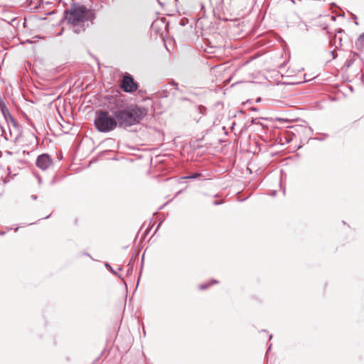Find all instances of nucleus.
<instances>
[{
    "mask_svg": "<svg viewBox=\"0 0 364 364\" xmlns=\"http://www.w3.org/2000/svg\"><path fill=\"white\" fill-rule=\"evenodd\" d=\"M355 44L357 46H364V32L360 35L355 42Z\"/></svg>",
    "mask_w": 364,
    "mask_h": 364,
    "instance_id": "9",
    "label": "nucleus"
},
{
    "mask_svg": "<svg viewBox=\"0 0 364 364\" xmlns=\"http://www.w3.org/2000/svg\"><path fill=\"white\" fill-rule=\"evenodd\" d=\"M127 267H128V270H127L128 273H129L130 272L132 271L133 264H132V260L127 264Z\"/></svg>",
    "mask_w": 364,
    "mask_h": 364,
    "instance_id": "13",
    "label": "nucleus"
},
{
    "mask_svg": "<svg viewBox=\"0 0 364 364\" xmlns=\"http://www.w3.org/2000/svg\"><path fill=\"white\" fill-rule=\"evenodd\" d=\"M122 269V268L121 267H118V270H119V271H121Z\"/></svg>",
    "mask_w": 364,
    "mask_h": 364,
    "instance_id": "28",
    "label": "nucleus"
},
{
    "mask_svg": "<svg viewBox=\"0 0 364 364\" xmlns=\"http://www.w3.org/2000/svg\"><path fill=\"white\" fill-rule=\"evenodd\" d=\"M218 283V281L215 280V279H212L211 282L210 283H205V284H202L199 286V289L200 290H205L207 289L210 285H212L213 284H217Z\"/></svg>",
    "mask_w": 364,
    "mask_h": 364,
    "instance_id": "8",
    "label": "nucleus"
},
{
    "mask_svg": "<svg viewBox=\"0 0 364 364\" xmlns=\"http://www.w3.org/2000/svg\"><path fill=\"white\" fill-rule=\"evenodd\" d=\"M291 1L292 2V4H295V0H291Z\"/></svg>",
    "mask_w": 364,
    "mask_h": 364,
    "instance_id": "30",
    "label": "nucleus"
},
{
    "mask_svg": "<svg viewBox=\"0 0 364 364\" xmlns=\"http://www.w3.org/2000/svg\"><path fill=\"white\" fill-rule=\"evenodd\" d=\"M18 229H19V227H16V228H14V230H15L16 232H17V231L18 230Z\"/></svg>",
    "mask_w": 364,
    "mask_h": 364,
    "instance_id": "23",
    "label": "nucleus"
},
{
    "mask_svg": "<svg viewBox=\"0 0 364 364\" xmlns=\"http://www.w3.org/2000/svg\"><path fill=\"white\" fill-rule=\"evenodd\" d=\"M31 198L33 200H37V198H38V197H37V196H36V195H31Z\"/></svg>",
    "mask_w": 364,
    "mask_h": 364,
    "instance_id": "17",
    "label": "nucleus"
},
{
    "mask_svg": "<svg viewBox=\"0 0 364 364\" xmlns=\"http://www.w3.org/2000/svg\"><path fill=\"white\" fill-rule=\"evenodd\" d=\"M89 10L84 5L73 3L70 10L64 11L65 19L73 26V32L80 33L85 31V22L87 21L86 16Z\"/></svg>",
    "mask_w": 364,
    "mask_h": 364,
    "instance_id": "2",
    "label": "nucleus"
},
{
    "mask_svg": "<svg viewBox=\"0 0 364 364\" xmlns=\"http://www.w3.org/2000/svg\"><path fill=\"white\" fill-rule=\"evenodd\" d=\"M36 164L41 170L46 171L53 166V161L50 155L42 154L38 156Z\"/></svg>",
    "mask_w": 364,
    "mask_h": 364,
    "instance_id": "5",
    "label": "nucleus"
},
{
    "mask_svg": "<svg viewBox=\"0 0 364 364\" xmlns=\"http://www.w3.org/2000/svg\"><path fill=\"white\" fill-rule=\"evenodd\" d=\"M159 4L163 5L162 3L160 1V0H157Z\"/></svg>",
    "mask_w": 364,
    "mask_h": 364,
    "instance_id": "26",
    "label": "nucleus"
},
{
    "mask_svg": "<svg viewBox=\"0 0 364 364\" xmlns=\"http://www.w3.org/2000/svg\"><path fill=\"white\" fill-rule=\"evenodd\" d=\"M38 181L39 183H41L42 179L40 176L38 177Z\"/></svg>",
    "mask_w": 364,
    "mask_h": 364,
    "instance_id": "22",
    "label": "nucleus"
},
{
    "mask_svg": "<svg viewBox=\"0 0 364 364\" xmlns=\"http://www.w3.org/2000/svg\"><path fill=\"white\" fill-rule=\"evenodd\" d=\"M6 123L9 129L10 134L14 135V139H17L21 135L19 124L14 118L10 119Z\"/></svg>",
    "mask_w": 364,
    "mask_h": 364,
    "instance_id": "6",
    "label": "nucleus"
},
{
    "mask_svg": "<svg viewBox=\"0 0 364 364\" xmlns=\"http://www.w3.org/2000/svg\"><path fill=\"white\" fill-rule=\"evenodd\" d=\"M6 232V231H1V230H0V235H1V236H4V235H5Z\"/></svg>",
    "mask_w": 364,
    "mask_h": 364,
    "instance_id": "20",
    "label": "nucleus"
},
{
    "mask_svg": "<svg viewBox=\"0 0 364 364\" xmlns=\"http://www.w3.org/2000/svg\"><path fill=\"white\" fill-rule=\"evenodd\" d=\"M335 53H336V51H335V50L331 51V55H332V56H333V59H334V58H336V54H335Z\"/></svg>",
    "mask_w": 364,
    "mask_h": 364,
    "instance_id": "19",
    "label": "nucleus"
},
{
    "mask_svg": "<svg viewBox=\"0 0 364 364\" xmlns=\"http://www.w3.org/2000/svg\"><path fill=\"white\" fill-rule=\"evenodd\" d=\"M198 109L200 114H203V111H205L206 109V108L202 105H200L198 107Z\"/></svg>",
    "mask_w": 364,
    "mask_h": 364,
    "instance_id": "14",
    "label": "nucleus"
},
{
    "mask_svg": "<svg viewBox=\"0 0 364 364\" xmlns=\"http://www.w3.org/2000/svg\"><path fill=\"white\" fill-rule=\"evenodd\" d=\"M200 176H201V173H192V174L185 177V178L195 179Z\"/></svg>",
    "mask_w": 364,
    "mask_h": 364,
    "instance_id": "11",
    "label": "nucleus"
},
{
    "mask_svg": "<svg viewBox=\"0 0 364 364\" xmlns=\"http://www.w3.org/2000/svg\"><path fill=\"white\" fill-rule=\"evenodd\" d=\"M161 223H159L157 227H156V231L159 229V226H160Z\"/></svg>",
    "mask_w": 364,
    "mask_h": 364,
    "instance_id": "24",
    "label": "nucleus"
},
{
    "mask_svg": "<svg viewBox=\"0 0 364 364\" xmlns=\"http://www.w3.org/2000/svg\"><path fill=\"white\" fill-rule=\"evenodd\" d=\"M162 91L167 92V90L166 89V90H163Z\"/></svg>",
    "mask_w": 364,
    "mask_h": 364,
    "instance_id": "31",
    "label": "nucleus"
},
{
    "mask_svg": "<svg viewBox=\"0 0 364 364\" xmlns=\"http://www.w3.org/2000/svg\"><path fill=\"white\" fill-rule=\"evenodd\" d=\"M168 85L172 86L176 90H178V84L173 80H172L171 82H169L168 84Z\"/></svg>",
    "mask_w": 364,
    "mask_h": 364,
    "instance_id": "12",
    "label": "nucleus"
},
{
    "mask_svg": "<svg viewBox=\"0 0 364 364\" xmlns=\"http://www.w3.org/2000/svg\"><path fill=\"white\" fill-rule=\"evenodd\" d=\"M6 228L7 231H10L14 229L13 228H10V227H6Z\"/></svg>",
    "mask_w": 364,
    "mask_h": 364,
    "instance_id": "21",
    "label": "nucleus"
},
{
    "mask_svg": "<svg viewBox=\"0 0 364 364\" xmlns=\"http://www.w3.org/2000/svg\"><path fill=\"white\" fill-rule=\"evenodd\" d=\"M148 110L144 107L130 105L115 111L117 126L127 128L139 124L147 114Z\"/></svg>",
    "mask_w": 364,
    "mask_h": 364,
    "instance_id": "1",
    "label": "nucleus"
},
{
    "mask_svg": "<svg viewBox=\"0 0 364 364\" xmlns=\"http://www.w3.org/2000/svg\"><path fill=\"white\" fill-rule=\"evenodd\" d=\"M94 126L100 132L106 133L114 130L118 127L115 112H114L113 114H110L106 110H97L94 120Z\"/></svg>",
    "mask_w": 364,
    "mask_h": 364,
    "instance_id": "3",
    "label": "nucleus"
},
{
    "mask_svg": "<svg viewBox=\"0 0 364 364\" xmlns=\"http://www.w3.org/2000/svg\"><path fill=\"white\" fill-rule=\"evenodd\" d=\"M49 217H50V215H48V216L45 217V219H47V218H48Z\"/></svg>",
    "mask_w": 364,
    "mask_h": 364,
    "instance_id": "32",
    "label": "nucleus"
},
{
    "mask_svg": "<svg viewBox=\"0 0 364 364\" xmlns=\"http://www.w3.org/2000/svg\"><path fill=\"white\" fill-rule=\"evenodd\" d=\"M260 98L257 99V102H260Z\"/></svg>",
    "mask_w": 364,
    "mask_h": 364,
    "instance_id": "33",
    "label": "nucleus"
},
{
    "mask_svg": "<svg viewBox=\"0 0 364 364\" xmlns=\"http://www.w3.org/2000/svg\"><path fill=\"white\" fill-rule=\"evenodd\" d=\"M223 203V202L222 200H220V201L214 200L213 203L214 205H218L222 204Z\"/></svg>",
    "mask_w": 364,
    "mask_h": 364,
    "instance_id": "16",
    "label": "nucleus"
},
{
    "mask_svg": "<svg viewBox=\"0 0 364 364\" xmlns=\"http://www.w3.org/2000/svg\"><path fill=\"white\" fill-rule=\"evenodd\" d=\"M269 339H271V338H272V334H270V335L269 336Z\"/></svg>",
    "mask_w": 364,
    "mask_h": 364,
    "instance_id": "29",
    "label": "nucleus"
},
{
    "mask_svg": "<svg viewBox=\"0 0 364 364\" xmlns=\"http://www.w3.org/2000/svg\"><path fill=\"white\" fill-rule=\"evenodd\" d=\"M105 267H106V268H107V269H109V271H110L113 274L117 275V276H118V277L121 278V275L118 274L117 273V272L112 269V267H111V265H110L109 263L105 262Z\"/></svg>",
    "mask_w": 364,
    "mask_h": 364,
    "instance_id": "10",
    "label": "nucleus"
},
{
    "mask_svg": "<svg viewBox=\"0 0 364 364\" xmlns=\"http://www.w3.org/2000/svg\"><path fill=\"white\" fill-rule=\"evenodd\" d=\"M276 193H277V191H272V193H270V195L272 196H276Z\"/></svg>",
    "mask_w": 364,
    "mask_h": 364,
    "instance_id": "18",
    "label": "nucleus"
},
{
    "mask_svg": "<svg viewBox=\"0 0 364 364\" xmlns=\"http://www.w3.org/2000/svg\"><path fill=\"white\" fill-rule=\"evenodd\" d=\"M353 19L356 20L357 19V17L355 15H353Z\"/></svg>",
    "mask_w": 364,
    "mask_h": 364,
    "instance_id": "27",
    "label": "nucleus"
},
{
    "mask_svg": "<svg viewBox=\"0 0 364 364\" xmlns=\"http://www.w3.org/2000/svg\"><path fill=\"white\" fill-rule=\"evenodd\" d=\"M0 110L6 122L14 118L10 114L9 110L6 106L5 103L3 102H0Z\"/></svg>",
    "mask_w": 364,
    "mask_h": 364,
    "instance_id": "7",
    "label": "nucleus"
},
{
    "mask_svg": "<svg viewBox=\"0 0 364 364\" xmlns=\"http://www.w3.org/2000/svg\"><path fill=\"white\" fill-rule=\"evenodd\" d=\"M353 61L354 60L353 59L347 60L346 63V66L348 68L350 67L353 64Z\"/></svg>",
    "mask_w": 364,
    "mask_h": 364,
    "instance_id": "15",
    "label": "nucleus"
},
{
    "mask_svg": "<svg viewBox=\"0 0 364 364\" xmlns=\"http://www.w3.org/2000/svg\"><path fill=\"white\" fill-rule=\"evenodd\" d=\"M121 88L125 92H135L138 88V84L136 82L134 81V77L129 75L126 74L122 79V83H121Z\"/></svg>",
    "mask_w": 364,
    "mask_h": 364,
    "instance_id": "4",
    "label": "nucleus"
},
{
    "mask_svg": "<svg viewBox=\"0 0 364 364\" xmlns=\"http://www.w3.org/2000/svg\"><path fill=\"white\" fill-rule=\"evenodd\" d=\"M181 100H188V99L186 97H183Z\"/></svg>",
    "mask_w": 364,
    "mask_h": 364,
    "instance_id": "25",
    "label": "nucleus"
}]
</instances>
